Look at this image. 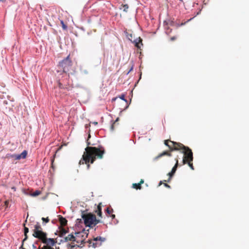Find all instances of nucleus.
I'll list each match as a JSON object with an SVG mask.
<instances>
[{
	"instance_id": "1",
	"label": "nucleus",
	"mask_w": 249,
	"mask_h": 249,
	"mask_svg": "<svg viewBox=\"0 0 249 249\" xmlns=\"http://www.w3.org/2000/svg\"><path fill=\"white\" fill-rule=\"evenodd\" d=\"M85 152L84 153L82 159L79 161V164H87V168H89V162L92 164L95 160L96 157L102 159L105 150L103 146L101 145L98 147H87L85 149Z\"/></svg>"
},
{
	"instance_id": "2",
	"label": "nucleus",
	"mask_w": 249,
	"mask_h": 249,
	"mask_svg": "<svg viewBox=\"0 0 249 249\" xmlns=\"http://www.w3.org/2000/svg\"><path fill=\"white\" fill-rule=\"evenodd\" d=\"M174 145V149L172 150H181V153L184 155L183 157V164L187 163V161H193V153L192 150L188 147L182 143L173 141H170Z\"/></svg>"
},
{
	"instance_id": "3",
	"label": "nucleus",
	"mask_w": 249,
	"mask_h": 249,
	"mask_svg": "<svg viewBox=\"0 0 249 249\" xmlns=\"http://www.w3.org/2000/svg\"><path fill=\"white\" fill-rule=\"evenodd\" d=\"M81 211V217L83 220L84 223L86 225V227L92 228L98 223L102 222L100 220L96 218L95 215L91 214L90 213H85L84 211Z\"/></svg>"
},
{
	"instance_id": "4",
	"label": "nucleus",
	"mask_w": 249,
	"mask_h": 249,
	"mask_svg": "<svg viewBox=\"0 0 249 249\" xmlns=\"http://www.w3.org/2000/svg\"><path fill=\"white\" fill-rule=\"evenodd\" d=\"M72 62L70 58V55L59 62L58 67L63 69L64 73H68L72 66Z\"/></svg>"
},
{
	"instance_id": "5",
	"label": "nucleus",
	"mask_w": 249,
	"mask_h": 249,
	"mask_svg": "<svg viewBox=\"0 0 249 249\" xmlns=\"http://www.w3.org/2000/svg\"><path fill=\"white\" fill-rule=\"evenodd\" d=\"M28 155V151L24 150L20 154H16L7 153L6 155V158H14L16 160H20L21 159H25Z\"/></svg>"
},
{
	"instance_id": "6",
	"label": "nucleus",
	"mask_w": 249,
	"mask_h": 249,
	"mask_svg": "<svg viewBox=\"0 0 249 249\" xmlns=\"http://www.w3.org/2000/svg\"><path fill=\"white\" fill-rule=\"evenodd\" d=\"M68 241H71L72 242H76L78 243L79 241L76 240L75 236H74L73 233H71L69 234L67 236L64 237L63 239H60L59 243L58 244L60 245L61 243L67 242Z\"/></svg>"
},
{
	"instance_id": "7",
	"label": "nucleus",
	"mask_w": 249,
	"mask_h": 249,
	"mask_svg": "<svg viewBox=\"0 0 249 249\" xmlns=\"http://www.w3.org/2000/svg\"><path fill=\"white\" fill-rule=\"evenodd\" d=\"M34 230H33L34 233L33 234V236L36 238H39V233L40 231H42L41 226L38 222H37L36 224L34 226Z\"/></svg>"
},
{
	"instance_id": "8",
	"label": "nucleus",
	"mask_w": 249,
	"mask_h": 249,
	"mask_svg": "<svg viewBox=\"0 0 249 249\" xmlns=\"http://www.w3.org/2000/svg\"><path fill=\"white\" fill-rule=\"evenodd\" d=\"M125 96H126L125 94L123 93H122L121 95H119L118 96H117L118 98H120L122 100L124 101L126 104L124 109L123 110H121L120 111V115H121V114L122 113V112L123 110L126 109L128 107L131 103V100L129 101H128L127 99H125Z\"/></svg>"
},
{
	"instance_id": "9",
	"label": "nucleus",
	"mask_w": 249,
	"mask_h": 249,
	"mask_svg": "<svg viewBox=\"0 0 249 249\" xmlns=\"http://www.w3.org/2000/svg\"><path fill=\"white\" fill-rule=\"evenodd\" d=\"M90 124H86L85 126V129H86V132L87 131V137H85V139H86V142H87V147H89V145L91 144L90 142H89V140L90 138L91 137V136H90Z\"/></svg>"
},
{
	"instance_id": "10",
	"label": "nucleus",
	"mask_w": 249,
	"mask_h": 249,
	"mask_svg": "<svg viewBox=\"0 0 249 249\" xmlns=\"http://www.w3.org/2000/svg\"><path fill=\"white\" fill-rule=\"evenodd\" d=\"M178 160H176L175 165L172 168L171 172H170L168 174V176L169 177H170V179H171L172 178V177L174 176V175H175V174L177 170V168H178Z\"/></svg>"
},
{
	"instance_id": "11",
	"label": "nucleus",
	"mask_w": 249,
	"mask_h": 249,
	"mask_svg": "<svg viewBox=\"0 0 249 249\" xmlns=\"http://www.w3.org/2000/svg\"><path fill=\"white\" fill-rule=\"evenodd\" d=\"M142 41V38L140 37H139L136 38V39H134L133 40L131 41V42L134 44L135 47L137 48L138 49H140L141 47L140 46V44L141 43V44L142 46L143 45Z\"/></svg>"
},
{
	"instance_id": "12",
	"label": "nucleus",
	"mask_w": 249,
	"mask_h": 249,
	"mask_svg": "<svg viewBox=\"0 0 249 249\" xmlns=\"http://www.w3.org/2000/svg\"><path fill=\"white\" fill-rule=\"evenodd\" d=\"M23 192L25 194L33 197L38 196L41 194V191L38 190H36V191L33 193H29V191H26L25 190H24Z\"/></svg>"
},
{
	"instance_id": "13",
	"label": "nucleus",
	"mask_w": 249,
	"mask_h": 249,
	"mask_svg": "<svg viewBox=\"0 0 249 249\" xmlns=\"http://www.w3.org/2000/svg\"><path fill=\"white\" fill-rule=\"evenodd\" d=\"M57 217L59 222L62 226H66L67 225L68 220L66 219V218L64 217L61 215H58Z\"/></svg>"
},
{
	"instance_id": "14",
	"label": "nucleus",
	"mask_w": 249,
	"mask_h": 249,
	"mask_svg": "<svg viewBox=\"0 0 249 249\" xmlns=\"http://www.w3.org/2000/svg\"><path fill=\"white\" fill-rule=\"evenodd\" d=\"M43 243L50 245L51 247L54 246L56 244L55 240L52 238H47V241H43Z\"/></svg>"
},
{
	"instance_id": "15",
	"label": "nucleus",
	"mask_w": 249,
	"mask_h": 249,
	"mask_svg": "<svg viewBox=\"0 0 249 249\" xmlns=\"http://www.w3.org/2000/svg\"><path fill=\"white\" fill-rule=\"evenodd\" d=\"M177 24V23H175L174 21H173V20H171L170 19H169L168 20H165L164 21V25H170L171 26H174L176 25ZM183 24H184L183 23H181L180 25L178 24L177 26H180L183 25Z\"/></svg>"
},
{
	"instance_id": "16",
	"label": "nucleus",
	"mask_w": 249,
	"mask_h": 249,
	"mask_svg": "<svg viewBox=\"0 0 249 249\" xmlns=\"http://www.w3.org/2000/svg\"><path fill=\"white\" fill-rule=\"evenodd\" d=\"M97 213V215L99 217H102V203L100 202L97 206V209L95 211Z\"/></svg>"
},
{
	"instance_id": "17",
	"label": "nucleus",
	"mask_w": 249,
	"mask_h": 249,
	"mask_svg": "<svg viewBox=\"0 0 249 249\" xmlns=\"http://www.w3.org/2000/svg\"><path fill=\"white\" fill-rule=\"evenodd\" d=\"M83 219L78 218L76 220L75 226L78 228L79 230L82 229V226L81 225L83 223Z\"/></svg>"
},
{
	"instance_id": "18",
	"label": "nucleus",
	"mask_w": 249,
	"mask_h": 249,
	"mask_svg": "<svg viewBox=\"0 0 249 249\" xmlns=\"http://www.w3.org/2000/svg\"><path fill=\"white\" fill-rule=\"evenodd\" d=\"M165 155L171 157L172 156V154L168 152V151H164L162 152L161 153H160L159 155H158V156L155 157V160H157L159 158H160L163 156H165Z\"/></svg>"
},
{
	"instance_id": "19",
	"label": "nucleus",
	"mask_w": 249,
	"mask_h": 249,
	"mask_svg": "<svg viewBox=\"0 0 249 249\" xmlns=\"http://www.w3.org/2000/svg\"><path fill=\"white\" fill-rule=\"evenodd\" d=\"M87 242L89 244V247H90V246L94 248H95L97 247H99L101 245L102 243L101 242L100 244L97 243V242H92L90 240L87 241Z\"/></svg>"
},
{
	"instance_id": "20",
	"label": "nucleus",
	"mask_w": 249,
	"mask_h": 249,
	"mask_svg": "<svg viewBox=\"0 0 249 249\" xmlns=\"http://www.w3.org/2000/svg\"><path fill=\"white\" fill-rule=\"evenodd\" d=\"M144 182V181L142 179L141 182H140V183H133V185H132V188H134V189H136L137 190L138 189H141V184L142 183H143Z\"/></svg>"
},
{
	"instance_id": "21",
	"label": "nucleus",
	"mask_w": 249,
	"mask_h": 249,
	"mask_svg": "<svg viewBox=\"0 0 249 249\" xmlns=\"http://www.w3.org/2000/svg\"><path fill=\"white\" fill-rule=\"evenodd\" d=\"M39 239H45L47 238V234L46 232H44L43 231H40L39 233Z\"/></svg>"
},
{
	"instance_id": "22",
	"label": "nucleus",
	"mask_w": 249,
	"mask_h": 249,
	"mask_svg": "<svg viewBox=\"0 0 249 249\" xmlns=\"http://www.w3.org/2000/svg\"><path fill=\"white\" fill-rule=\"evenodd\" d=\"M69 232V230H65L63 228L60 230V234H59V236L60 237H63L64 235H65L67 233Z\"/></svg>"
},
{
	"instance_id": "23",
	"label": "nucleus",
	"mask_w": 249,
	"mask_h": 249,
	"mask_svg": "<svg viewBox=\"0 0 249 249\" xmlns=\"http://www.w3.org/2000/svg\"><path fill=\"white\" fill-rule=\"evenodd\" d=\"M59 26H61L62 27L63 30H67L68 25L67 23L66 22H64L63 20H60V23Z\"/></svg>"
},
{
	"instance_id": "24",
	"label": "nucleus",
	"mask_w": 249,
	"mask_h": 249,
	"mask_svg": "<svg viewBox=\"0 0 249 249\" xmlns=\"http://www.w3.org/2000/svg\"><path fill=\"white\" fill-rule=\"evenodd\" d=\"M106 238L101 237L100 236L94 237L93 239V241L95 242H97L98 241H100L101 242H104L106 241Z\"/></svg>"
},
{
	"instance_id": "25",
	"label": "nucleus",
	"mask_w": 249,
	"mask_h": 249,
	"mask_svg": "<svg viewBox=\"0 0 249 249\" xmlns=\"http://www.w3.org/2000/svg\"><path fill=\"white\" fill-rule=\"evenodd\" d=\"M127 39L131 42L132 41L133 35L130 32H124Z\"/></svg>"
},
{
	"instance_id": "26",
	"label": "nucleus",
	"mask_w": 249,
	"mask_h": 249,
	"mask_svg": "<svg viewBox=\"0 0 249 249\" xmlns=\"http://www.w3.org/2000/svg\"><path fill=\"white\" fill-rule=\"evenodd\" d=\"M80 71L81 73L85 74H88V71L86 70L83 68V66H80Z\"/></svg>"
},
{
	"instance_id": "27",
	"label": "nucleus",
	"mask_w": 249,
	"mask_h": 249,
	"mask_svg": "<svg viewBox=\"0 0 249 249\" xmlns=\"http://www.w3.org/2000/svg\"><path fill=\"white\" fill-rule=\"evenodd\" d=\"M113 210L112 209H111V210H110L108 208H107L105 210V212L106 215H107L108 216H109V215L111 214V213H112V212H113Z\"/></svg>"
},
{
	"instance_id": "28",
	"label": "nucleus",
	"mask_w": 249,
	"mask_h": 249,
	"mask_svg": "<svg viewBox=\"0 0 249 249\" xmlns=\"http://www.w3.org/2000/svg\"><path fill=\"white\" fill-rule=\"evenodd\" d=\"M42 220V224L43 225H45L46 223H48L49 222V218L47 217H42L41 218Z\"/></svg>"
},
{
	"instance_id": "29",
	"label": "nucleus",
	"mask_w": 249,
	"mask_h": 249,
	"mask_svg": "<svg viewBox=\"0 0 249 249\" xmlns=\"http://www.w3.org/2000/svg\"><path fill=\"white\" fill-rule=\"evenodd\" d=\"M85 229H84V228H82V229H81V231H75V232H74V234H75L76 236L79 237V235H80L81 233H83V232H85Z\"/></svg>"
},
{
	"instance_id": "30",
	"label": "nucleus",
	"mask_w": 249,
	"mask_h": 249,
	"mask_svg": "<svg viewBox=\"0 0 249 249\" xmlns=\"http://www.w3.org/2000/svg\"><path fill=\"white\" fill-rule=\"evenodd\" d=\"M67 247L68 248H71V249H72L73 248L76 247V244L72 245V244H71L70 243H68L67 244Z\"/></svg>"
},
{
	"instance_id": "31",
	"label": "nucleus",
	"mask_w": 249,
	"mask_h": 249,
	"mask_svg": "<svg viewBox=\"0 0 249 249\" xmlns=\"http://www.w3.org/2000/svg\"><path fill=\"white\" fill-rule=\"evenodd\" d=\"M192 162V161H187V163L188 164V165H189V166L190 167V168L192 170H194V166L193 165V163Z\"/></svg>"
},
{
	"instance_id": "32",
	"label": "nucleus",
	"mask_w": 249,
	"mask_h": 249,
	"mask_svg": "<svg viewBox=\"0 0 249 249\" xmlns=\"http://www.w3.org/2000/svg\"><path fill=\"white\" fill-rule=\"evenodd\" d=\"M23 232L24 234H27V233L29 232V229L28 228L24 226L23 229Z\"/></svg>"
},
{
	"instance_id": "33",
	"label": "nucleus",
	"mask_w": 249,
	"mask_h": 249,
	"mask_svg": "<svg viewBox=\"0 0 249 249\" xmlns=\"http://www.w3.org/2000/svg\"><path fill=\"white\" fill-rule=\"evenodd\" d=\"M111 124L110 125V131H113L114 130V123H112L113 120H111Z\"/></svg>"
},
{
	"instance_id": "34",
	"label": "nucleus",
	"mask_w": 249,
	"mask_h": 249,
	"mask_svg": "<svg viewBox=\"0 0 249 249\" xmlns=\"http://www.w3.org/2000/svg\"><path fill=\"white\" fill-rule=\"evenodd\" d=\"M83 233H84L85 234H86L85 235V238H87L88 237V235L89 234V230H85V232H83Z\"/></svg>"
},
{
	"instance_id": "35",
	"label": "nucleus",
	"mask_w": 249,
	"mask_h": 249,
	"mask_svg": "<svg viewBox=\"0 0 249 249\" xmlns=\"http://www.w3.org/2000/svg\"><path fill=\"white\" fill-rule=\"evenodd\" d=\"M169 141L166 140L164 141V144L167 146L169 148H171V146L168 144Z\"/></svg>"
},
{
	"instance_id": "36",
	"label": "nucleus",
	"mask_w": 249,
	"mask_h": 249,
	"mask_svg": "<svg viewBox=\"0 0 249 249\" xmlns=\"http://www.w3.org/2000/svg\"><path fill=\"white\" fill-rule=\"evenodd\" d=\"M142 72H141L140 73V74H139V79L138 80V81L135 83V86H136V85L139 83V82L140 81V80H141V79L142 78Z\"/></svg>"
},
{
	"instance_id": "37",
	"label": "nucleus",
	"mask_w": 249,
	"mask_h": 249,
	"mask_svg": "<svg viewBox=\"0 0 249 249\" xmlns=\"http://www.w3.org/2000/svg\"><path fill=\"white\" fill-rule=\"evenodd\" d=\"M133 65H132L131 66V67H130V68L129 69V70H128V71L126 72V75L128 74V73H129L131 71H133Z\"/></svg>"
},
{
	"instance_id": "38",
	"label": "nucleus",
	"mask_w": 249,
	"mask_h": 249,
	"mask_svg": "<svg viewBox=\"0 0 249 249\" xmlns=\"http://www.w3.org/2000/svg\"><path fill=\"white\" fill-rule=\"evenodd\" d=\"M24 235H25V237L22 241V242H23V243H24L25 241H26L28 239V237L27 234H24Z\"/></svg>"
},
{
	"instance_id": "39",
	"label": "nucleus",
	"mask_w": 249,
	"mask_h": 249,
	"mask_svg": "<svg viewBox=\"0 0 249 249\" xmlns=\"http://www.w3.org/2000/svg\"><path fill=\"white\" fill-rule=\"evenodd\" d=\"M124 11L125 12H126L128 8V6L127 4H125L124 5Z\"/></svg>"
},
{
	"instance_id": "40",
	"label": "nucleus",
	"mask_w": 249,
	"mask_h": 249,
	"mask_svg": "<svg viewBox=\"0 0 249 249\" xmlns=\"http://www.w3.org/2000/svg\"><path fill=\"white\" fill-rule=\"evenodd\" d=\"M85 239H86V238H85L84 239H83V240H82L81 241L78 240L79 241V243H80L81 244H83L85 243H86Z\"/></svg>"
},
{
	"instance_id": "41",
	"label": "nucleus",
	"mask_w": 249,
	"mask_h": 249,
	"mask_svg": "<svg viewBox=\"0 0 249 249\" xmlns=\"http://www.w3.org/2000/svg\"><path fill=\"white\" fill-rule=\"evenodd\" d=\"M111 218L112 220H114L115 218V215L114 214H111L110 215H109Z\"/></svg>"
},
{
	"instance_id": "42",
	"label": "nucleus",
	"mask_w": 249,
	"mask_h": 249,
	"mask_svg": "<svg viewBox=\"0 0 249 249\" xmlns=\"http://www.w3.org/2000/svg\"><path fill=\"white\" fill-rule=\"evenodd\" d=\"M118 98V97H113L112 99H111V102H113L114 101H115Z\"/></svg>"
},
{
	"instance_id": "43",
	"label": "nucleus",
	"mask_w": 249,
	"mask_h": 249,
	"mask_svg": "<svg viewBox=\"0 0 249 249\" xmlns=\"http://www.w3.org/2000/svg\"><path fill=\"white\" fill-rule=\"evenodd\" d=\"M118 222H119V221H118L117 219H115L114 220L113 223H114V224L115 225L117 224L118 223Z\"/></svg>"
},
{
	"instance_id": "44",
	"label": "nucleus",
	"mask_w": 249,
	"mask_h": 249,
	"mask_svg": "<svg viewBox=\"0 0 249 249\" xmlns=\"http://www.w3.org/2000/svg\"><path fill=\"white\" fill-rule=\"evenodd\" d=\"M164 186L165 187H166V188H171V186L169 185H168V184H167V183H164Z\"/></svg>"
},
{
	"instance_id": "45",
	"label": "nucleus",
	"mask_w": 249,
	"mask_h": 249,
	"mask_svg": "<svg viewBox=\"0 0 249 249\" xmlns=\"http://www.w3.org/2000/svg\"><path fill=\"white\" fill-rule=\"evenodd\" d=\"M176 38H177V37L176 36H174L171 37L170 40L171 41H174L176 39Z\"/></svg>"
},
{
	"instance_id": "46",
	"label": "nucleus",
	"mask_w": 249,
	"mask_h": 249,
	"mask_svg": "<svg viewBox=\"0 0 249 249\" xmlns=\"http://www.w3.org/2000/svg\"><path fill=\"white\" fill-rule=\"evenodd\" d=\"M201 11V9H199V11L196 14V15L194 16V17H196L197 15H199Z\"/></svg>"
},
{
	"instance_id": "47",
	"label": "nucleus",
	"mask_w": 249,
	"mask_h": 249,
	"mask_svg": "<svg viewBox=\"0 0 249 249\" xmlns=\"http://www.w3.org/2000/svg\"><path fill=\"white\" fill-rule=\"evenodd\" d=\"M23 244H24V243L22 242V244L19 248V249H22V248H23Z\"/></svg>"
},
{
	"instance_id": "48",
	"label": "nucleus",
	"mask_w": 249,
	"mask_h": 249,
	"mask_svg": "<svg viewBox=\"0 0 249 249\" xmlns=\"http://www.w3.org/2000/svg\"><path fill=\"white\" fill-rule=\"evenodd\" d=\"M83 246H81V244L80 245H77L76 244V247L82 248H83Z\"/></svg>"
},
{
	"instance_id": "49",
	"label": "nucleus",
	"mask_w": 249,
	"mask_h": 249,
	"mask_svg": "<svg viewBox=\"0 0 249 249\" xmlns=\"http://www.w3.org/2000/svg\"><path fill=\"white\" fill-rule=\"evenodd\" d=\"M32 248L33 249H36V245H35V244H33L32 245Z\"/></svg>"
},
{
	"instance_id": "50",
	"label": "nucleus",
	"mask_w": 249,
	"mask_h": 249,
	"mask_svg": "<svg viewBox=\"0 0 249 249\" xmlns=\"http://www.w3.org/2000/svg\"><path fill=\"white\" fill-rule=\"evenodd\" d=\"M119 120V117H118V118H117L116 119V120H115V121H114V122H112V123L114 124L115 123H116V122H118Z\"/></svg>"
},
{
	"instance_id": "51",
	"label": "nucleus",
	"mask_w": 249,
	"mask_h": 249,
	"mask_svg": "<svg viewBox=\"0 0 249 249\" xmlns=\"http://www.w3.org/2000/svg\"><path fill=\"white\" fill-rule=\"evenodd\" d=\"M8 204H9V202H8V201H6L5 202V205H6V206H7V205H8Z\"/></svg>"
},
{
	"instance_id": "52",
	"label": "nucleus",
	"mask_w": 249,
	"mask_h": 249,
	"mask_svg": "<svg viewBox=\"0 0 249 249\" xmlns=\"http://www.w3.org/2000/svg\"><path fill=\"white\" fill-rule=\"evenodd\" d=\"M62 87H63V85L60 83L59 84V88L60 89H62L63 88Z\"/></svg>"
},
{
	"instance_id": "53",
	"label": "nucleus",
	"mask_w": 249,
	"mask_h": 249,
	"mask_svg": "<svg viewBox=\"0 0 249 249\" xmlns=\"http://www.w3.org/2000/svg\"><path fill=\"white\" fill-rule=\"evenodd\" d=\"M94 125H97L98 124V123L97 122H94L92 123Z\"/></svg>"
},
{
	"instance_id": "54",
	"label": "nucleus",
	"mask_w": 249,
	"mask_h": 249,
	"mask_svg": "<svg viewBox=\"0 0 249 249\" xmlns=\"http://www.w3.org/2000/svg\"><path fill=\"white\" fill-rule=\"evenodd\" d=\"M71 33H73L74 35H75L76 36H77V34H76V33H77L76 32H72Z\"/></svg>"
},
{
	"instance_id": "55",
	"label": "nucleus",
	"mask_w": 249,
	"mask_h": 249,
	"mask_svg": "<svg viewBox=\"0 0 249 249\" xmlns=\"http://www.w3.org/2000/svg\"><path fill=\"white\" fill-rule=\"evenodd\" d=\"M6 1V0H0V2H4Z\"/></svg>"
},
{
	"instance_id": "56",
	"label": "nucleus",
	"mask_w": 249,
	"mask_h": 249,
	"mask_svg": "<svg viewBox=\"0 0 249 249\" xmlns=\"http://www.w3.org/2000/svg\"><path fill=\"white\" fill-rule=\"evenodd\" d=\"M47 249H54L52 247H49Z\"/></svg>"
},
{
	"instance_id": "57",
	"label": "nucleus",
	"mask_w": 249,
	"mask_h": 249,
	"mask_svg": "<svg viewBox=\"0 0 249 249\" xmlns=\"http://www.w3.org/2000/svg\"><path fill=\"white\" fill-rule=\"evenodd\" d=\"M162 183V181H160L159 185V186Z\"/></svg>"
},
{
	"instance_id": "58",
	"label": "nucleus",
	"mask_w": 249,
	"mask_h": 249,
	"mask_svg": "<svg viewBox=\"0 0 249 249\" xmlns=\"http://www.w3.org/2000/svg\"><path fill=\"white\" fill-rule=\"evenodd\" d=\"M38 241H36L34 243V244H35V245H36V244H38Z\"/></svg>"
},
{
	"instance_id": "59",
	"label": "nucleus",
	"mask_w": 249,
	"mask_h": 249,
	"mask_svg": "<svg viewBox=\"0 0 249 249\" xmlns=\"http://www.w3.org/2000/svg\"><path fill=\"white\" fill-rule=\"evenodd\" d=\"M52 223L53 224H55L54 220H53L52 221Z\"/></svg>"
},
{
	"instance_id": "60",
	"label": "nucleus",
	"mask_w": 249,
	"mask_h": 249,
	"mask_svg": "<svg viewBox=\"0 0 249 249\" xmlns=\"http://www.w3.org/2000/svg\"><path fill=\"white\" fill-rule=\"evenodd\" d=\"M58 231H56L55 232V235H58Z\"/></svg>"
},
{
	"instance_id": "61",
	"label": "nucleus",
	"mask_w": 249,
	"mask_h": 249,
	"mask_svg": "<svg viewBox=\"0 0 249 249\" xmlns=\"http://www.w3.org/2000/svg\"><path fill=\"white\" fill-rule=\"evenodd\" d=\"M171 179H170V177H169V178H168V180H167V182H170V180H171Z\"/></svg>"
},
{
	"instance_id": "62",
	"label": "nucleus",
	"mask_w": 249,
	"mask_h": 249,
	"mask_svg": "<svg viewBox=\"0 0 249 249\" xmlns=\"http://www.w3.org/2000/svg\"><path fill=\"white\" fill-rule=\"evenodd\" d=\"M39 249H45L44 247H43V248H39Z\"/></svg>"
},
{
	"instance_id": "63",
	"label": "nucleus",
	"mask_w": 249,
	"mask_h": 249,
	"mask_svg": "<svg viewBox=\"0 0 249 249\" xmlns=\"http://www.w3.org/2000/svg\"><path fill=\"white\" fill-rule=\"evenodd\" d=\"M12 189H14L15 191L16 190V187H12Z\"/></svg>"
},
{
	"instance_id": "64",
	"label": "nucleus",
	"mask_w": 249,
	"mask_h": 249,
	"mask_svg": "<svg viewBox=\"0 0 249 249\" xmlns=\"http://www.w3.org/2000/svg\"><path fill=\"white\" fill-rule=\"evenodd\" d=\"M4 103L7 104V102L6 101H4Z\"/></svg>"
}]
</instances>
